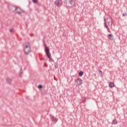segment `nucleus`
<instances>
[{"instance_id": "obj_15", "label": "nucleus", "mask_w": 127, "mask_h": 127, "mask_svg": "<svg viewBox=\"0 0 127 127\" xmlns=\"http://www.w3.org/2000/svg\"><path fill=\"white\" fill-rule=\"evenodd\" d=\"M38 88L39 89H41V88H42V85H39L38 86Z\"/></svg>"}, {"instance_id": "obj_12", "label": "nucleus", "mask_w": 127, "mask_h": 127, "mask_svg": "<svg viewBox=\"0 0 127 127\" xmlns=\"http://www.w3.org/2000/svg\"><path fill=\"white\" fill-rule=\"evenodd\" d=\"M54 65H55V69H57V68H58V63L56 62V63H54Z\"/></svg>"}, {"instance_id": "obj_20", "label": "nucleus", "mask_w": 127, "mask_h": 127, "mask_svg": "<svg viewBox=\"0 0 127 127\" xmlns=\"http://www.w3.org/2000/svg\"><path fill=\"white\" fill-rule=\"evenodd\" d=\"M43 44H45V41H44V40H43Z\"/></svg>"}, {"instance_id": "obj_23", "label": "nucleus", "mask_w": 127, "mask_h": 127, "mask_svg": "<svg viewBox=\"0 0 127 127\" xmlns=\"http://www.w3.org/2000/svg\"><path fill=\"white\" fill-rule=\"evenodd\" d=\"M21 69H22V68H21V67H20V70H21Z\"/></svg>"}, {"instance_id": "obj_1", "label": "nucleus", "mask_w": 127, "mask_h": 127, "mask_svg": "<svg viewBox=\"0 0 127 127\" xmlns=\"http://www.w3.org/2000/svg\"><path fill=\"white\" fill-rule=\"evenodd\" d=\"M8 8L10 11L14 12V13H17L18 15H20L21 13H25V11L21 9L19 6L10 5L8 6Z\"/></svg>"}, {"instance_id": "obj_21", "label": "nucleus", "mask_w": 127, "mask_h": 127, "mask_svg": "<svg viewBox=\"0 0 127 127\" xmlns=\"http://www.w3.org/2000/svg\"><path fill=\"white\" fill-rule=\"evenodd\" d=\"M102 70H99V73H102Z\"/></svg>"}, {"instance_id": "obj_13", "label": "nucleus", "mask_w": 127, "mask_h": 127, "mask_svg": "<svg viewBox=\"0 0 127 127\" xmlns=\"http://www.w3.org/2000/svg\"><path fill=\"white\" fill-rule=\"evenodd\" d=\"M79 76H83V75H84V72L80 71L79 73H78Z\"/></svg>"}, {"instance_id": "obj_5", "label": "nucleus", "mask_w": 127, "mask_h": 127, "mask_svg": "<svg viewBox=\"0 0 127 127\" xmlns=\"http://www.w3.org/2000/svg\"><path fill=\"white\" fill-rule=\"evenodd\" d=\"M75 4V2L73 0H69L67 2H66V6L68 7H72Z\"/></svg>"}, {"instance_id": "obj_11", "label": "nucleus", "mask_w": 127, "mask_h": 127, "mask_svg": "<svg viewBox=\"0 0 127 127\" xmlns=\"http://www.w3.org/2000/svg\"><path fill=\"white\" fill-rule=\"evenodd\" d=\"M110 88H114L115 87V83L114 82H110L109 83Z\"/></svg>"}, {"instance_id": "obj_6", "label": "nucleus", "mask_w": 127, "mask_h": 127, "mask_svg": "<svg viewBox=\"0 0 127 127\" xmlns=\"http://www.w3.org/2000/svg\"><path fill=\"white\" fill-rule=\"evenodd\" d=\"M57 6H61L62 5V0H56L55 1Z\"/></svg>"}, {"instance_id": "obj_9", "label": "nucleus", "mask_w": 127, "mask_h": 127, "mask_svg": "<svg viewBox=\"0 0 127 127\" xmlns=\"http://www.w3.org/2000/svg\"><path fill=\"white\" fill-rule=\"evenodd\" d=\"M108 36V38H109L110 40H114V35L110 34H109Z\"/></svg>"}, {"instance_id": "obj_7", "label": "nucleus", "mask_w": 127, "mask_h": 127, "mask_svg": "<svg viewBox=\"0 0 127 127\" xmlns=\"http://www.w3.org/2000/svg\"><path fill=\"white\" fill-rule=\"evenodd\" d=\"M51 120H52V122H53V123H55V124H56V123H57V121H58V119L56 117H55L54 116L52 117V118H51Z\"/></svg>"}, {"instance_id": "obj_22", "label": "nucleus", "mask_w": 127, "mask_h": 127, "mask_svg": "<svg viewBox=\"0 0 127 127\" xmlns=\"http://www.w3.org/2000/svg\"><path fill=\"white\" fill-rule=\"evenodd\" d=\"M20 75H21L22 73H21V72H20Z\"/></svg>"}, {"instance_id": "obj_16", "label": "nucleus", "mask_w": 127, "mask_h": 127, "mask_svg": "<svg viewBox=\"0 0 127 127\" xmlns=\"http://www.w3.org/2000/svg\"><path fill=\"white\" fill-rule=\"evenodd\" d=\"M82 103L84 104V103H86V98H84L83 101H82Z\"/></svg>"}, {"instance_id": "obj_17", "label": "nucleus", "mask_w": 127, "mask_h": 127, "mask_svg": "<svg viewBox=\"0 0 127 127\" xmlns=\"http://www.w3.org/2000/svg\"><path fill=\"white\" fill-rule=\"evenodd\" d=\"M34 3H36L37 2V0H33Z\"/></svg>"}, {"instance_id": "obj_3", "label": "nucleus", "mask_w": 127, "mask_h": 127, "mask_svg": "<svg viewBox=\"0 0 127 127\" xmlns=\"http://www.w3.org/2000/svg\"><path fill=\"white\" fill-rule=\"evenodd\" d=\"M45 52L46 53V55L47 56V57H48V58H49L50 62H54V63H55L54 62V60H53L52 59V58H51V53H50V50H49V48H48V47H45Z\"/></svg>"}, {"instance_id": "obj_14", "label": "nucleus", "mask_w": 127, "mask_h": 127, "mask_svg": "<svg viewBox=\"0 0 127 127\" xmlns=\"http://www.w3.org/2000/svg\"><path fill=\"white\" fill-rule=\"evenodd\" d=\"M6 81L8 83V84H10V83H11V79L10 78H7Z\"/></svg>"}, {"instance_id": "obj_8", "label": "nucleus", "mask_w": 127, "mask_h": 127, "mask_svg": "<svg viewBox=\"0 0 127 127\" xmlns=\"http://www.w3.org/2000/svg\"><path fill=\"white\" fill-rule=\"evenodd\" d=\"M77 81H78L77 83H78L79 86H80V85H82V84H83V80H82V79L77 78Z\"/></svg>"}, {"instance_id": "obj_10", "label": "nucleus", "mask_w": 127, "mask_h": 127, "mask_svg": "<svg viewBox=\"0 0 127 127\" xmlns=\"http://www.w3.org/2000/svg\"><path fill=\"white\" fill-rule=\"evenodd\" d=\"M112 125H117L118 124V120H117L116 119L113 120L112 121V122L111 123Z\"/></svg>"}, {"instance_id": "obj_2", "label": "nucleus", "mask_w": 127, "mask_h": 127, "mask_svg": "<svg viewBox=\"0 0 127 127\" xmlns=\"http://www.w3.org/2000/svg\"><path fill=\"white\" fill-rule=\"evenodd\" d=\"M104 26L107 29V31L108 32H111L109 30V27L108 26H112L113 24V20H112V18L111 17H104Z\"/></svg>"}, {"instance_id": "obj_19", "label": "nucleus", "mask_w": 127, "mask_h": 127, "mask_svg": "<svg viewBox=\"0 0 127 127\" xmlns=\"http://www.w3.org/2000/svg\"><path fill=\"white\" fill-rule=\"evenodd\" d=\"M9 31H10V32H12V29H10L9 30Z\"/></svg>"}, {"instance_id": "obj_4", "label": "nucleus", "mask_w": 127, "mask_h": 127, "mask_svg": "<svg viewBox=\"0 0 127 127\" xmlns=\"http://www.w3.org/2000/svg\"><path fill=\"white\" fill-rule=\"evenodd\" d=\"M23 51L25 55H28L30 52H31V49H30V45L29 43H28V46L25 45L23 48Z\"/></svg>"}, {"instance_id": "obj_18", "label": "nucleus", "mask_w": 127, "mask_h": 127, "mask_svg": "<svg viewBox=\"0 0 127 127\" xmlns=\"http://www.w3.org/2000/svg\"><path fill=\"white\" fill-rule=\"evenodd\" d=\"M126 15H127V13H124L123 14V16H126Z\"/></svg>"}]
</instances>
